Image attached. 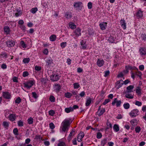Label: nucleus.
Instances as JSON below:
<instances>
[{
    "label": "nucleus",
    "mask_w": 146,
    "mask_h": 146,
    "mask_svg": "<svg viewBox=\"0 0 146 146\" xmlns=\"http://www.w3.org/2000/svg\"><path fill=\"white\" fill-rule=\"evenodd\" d=\"M72 122L70 119H65L61 123V127L62 131L67 133Z\"/></svg>",
    "instance_id": "nucleus-1"
},
{
    "label": "nucleus",
    "mask_w": 146,
    "mask_h": 146,
    "mask_svg": "<svg viewBox=\"0 0 146 146\" xmlns=\"http://www.w3.org/2000/svg\"><path fill=\"white\" fill-rule=\"evenodd\" d=\"M35 83V82L33 80H29L24 83L23 84L25 87L27 89H29Z\"/></svg>",
    "instance_id": "nucleus-2"
},
{
    "label": "nucleus",
    "mask_w": 146,
    "mask_h": 146,
    "mask_svg": "<svg viewBox=\"0 0 146 146\" xmlns=\"http://www.w3.org/2000/svg\"><path fill=\"white\" fill-rule=\"evenodd\" d=\"M60 76L55 73L52 74L50 76L51 80L53 81H56L59 80Z\"/></svg>",
    "instance_id": "nucleus-3"
},
{
    "label": "nucleus",
    "mask_w": 146,
    "mask_h": 146,
    "mask_svg": "<svg viewBox=\"0 0 146 146\" xmlns=\"http://www.w3.org/2000/svg\"><path fill=\"white\" fill-rule=\"evenodd\" d=\"M139 111L137 109H135L132 110L129 113L130 116L132 117H134L138 115Z\"/></svg>",
    "instance_id": "nucleus-4"
},
{
    "label": "nucleus",
    "mask_w": 146,
    "mask_h": 146,
    "mask_svg": "<svg viewBox=\"0 0 146 146\" xmlns=\"http://www.w3.org/2000/svg\"><path fill=\"white\" fill-rule=\"evenodd\" d=\"M81 30L79 28H77L74 32V35H75L76 37H78L81 35Z\"/></svg>",
    "instance_id": "nucleus-5"
},
{
    "label": "nucleus",
    "mask_w": 146,
    "mask_h": 146,
    "mask_svg": "<svg viewBox=\"0 0 146 146\" xmlns=\"http://www.w3.org/2000/svg\"><path fill=\"white\" fill-rule=\"evenodd\" d=\"M123 84V80H120L116 82L115 87L117 89H118L121 87Z\"/></svg>",
    "instance_id": "nucleus-6"
},
{
    "label": "nucleus",
    "mask_w": 146,
    "mask_h": 146,
    "mask_svg": "<svg viewBox=\"0 0 146 146\" xmlns=\"http://www.w3.org/2000/svg\"><path fill=\"white\" fill-rule=\"evenodd\" d=\"M115 103L116 104V106L117 107H120L121 104V100L118 101L117 98L114 99V101L112 102V105L114 106L115 105Z\"/></svg>",
    "instance_id": "nucleus-7"
},
{
    "label": "nucleus",
    "mask_w": 146,
    "mask_h": 146,
    "mask_svg": "<svg viewBox=\"0 0 146 146\" xmlns=\"http://www.w3.org/2000/svg\"><path fill=\"white\" fill-rule=\"evenodd\" d=\"M139 52L140 55L142 56L146 55V49L145 48L140 47Z\"/></svg>",
    "instance_id": "nucleus-8"
},
{
    "label": "nucleus",
    "mask_w": 146,
    "mask_h": 146,
    "mask_svg": "<svg viewBox=\"0 0 146 146\" xmlns=\"http://www.w3.org/2000/svg\"><path fill=\"white\" fill-rule=\"evenodd\" d=\"M6 43L9 47H12L15 44L14 41L12 40H8L6 42Z\"/></svg>",
    "instance_id": "nucleus-9"
},
{
    "label": "nucleus",
    "mask_w": 146,
    "mask_h": 146,
    "mask_svg": "<svg viewBox=\"0 0 146 146\" xmlns=\"http://www.w3.org/2000/svg\"><path fill=\"white\" fill-rule=\"evenodd\" d=\"M104 64V62L103 59L98 58L96 62L97 65L99 67L103 66Z\"/></svg>",
    "instance_id": "nucleus-10"
},
{
    "label": "nucleus",
    "mask_w": 146,
    "mask_h": 146,
    "mask_svg": "<svg viewBox=\"0 0 146 146\" xmlns=\"http://www.w3.org/2000/svg\"><path fill=\"white\" fill-rule=\"evenodd\" d=\"M120 23L123 29H126V23L124 19H121L120 20Z\"/></svg>",
    "instance_id": "nucleus-11"
},
{
    "label": "nucleus",
    "mask_w": 146,
    "mask_h": 146,
    "mask_svg": "<svg viewBox=\"0 0 146 146\" xmlns=\"http://www.w3.org/2000/svg\"><path fill=\"white\" fill-rule=\"evenodd\" d=\"M100 26L102 30H105L107 26V23L104 22L101 23L100 24Z\"/></svg>",
    "instance_id": "nucleus-12"
},
{
    "label": "nucleus",
    "mask_w": 146,
    "mask_h": 146,
    "mask_svg": "<svg viewBox=\"0 0 146 146\" xmlns=\"http://www.w3.org/2000/svg\"><path fill=\"white\" fill-rule=\"evenodd\" d=\"M105 112V109L104 108H102V109L99 110V112L98 111L96 113V114L98 115L99 116H100L102 115Z\"/></svg>",
    "instance_id": "nucleus-13"
},
{
    "label": "nucleus",
    "mask_w": 146,
    "mask_h": 146,
    "mask_svg": "<svg viewBox=\"0 0 146 146\" xmlns=\"http://www.w3.org/2000/svg\"><path fill=\"white\" fill-rule=\"evenodd\" d=\"M8 118L9 120L13 121L15 120V114H11L9 115Z\"/></svg>",
    "instance_id": "nucleus-14"
},
{
    "label": "nucleus",
    "mask_w": 146,
    "mask_h": 146,
    "mask_svg": "<svg viewBox=\"0 0 146 146\" xmlns=\"http://www.w3.org/2000/svg\"><path fill=\"white\" fill-rule=\"evenodd\" d=\"M3 96L5 98L7 99H9L11 96L9 93L7 92L3 93Z\"/></svg>",
    "instance_id": "nucleus-15"
},
{
    "label": "nucleus",
    "mask_w": 146,
    "mask_h": 146,
    "mask_svg": "<svg viewBox=\"0 0 146 146\" xmlns=\"http://www.w3.org/2000/svg\"><path fill=\"white\" fill-rule=\"evenodd\" d=\"M136 69L137 71L135 73V75L138 76L140 78H141L142 75V73L140 71H139L137 68H136Z\"/></svg>",
    "instance_id": "nucleus-16"
},
{
    "label": "nucleus",
    "mask_w": 146,
    "mask_h": 146,
    "mask_svg": "<svg viewBox=\"0 0 146 146\" xmlns=\"http://www.w3.org/2000/svg\"><path fill=\"white\" fill-rule=\"evenodd\" d=\"M54 88L57 92H58L61 88L60 85L58 84H55L54 86Z\"/></svg>",
    "instance_id": "nucleus-17"
},
{
    "label": "nucleus",
    "mask_w": 146,
    "mask_h": 146,
    "mask_svg": "<svg viewBox=\"0 0 146 146\" xmlns=\"http://www.w3.org/2000/svg\"><path fill=\"white\" fill-rule=\"evenodd\" d=\"M82 4L81 2H75L73 5L74 7L75 8H78L80 7L81 5Z\"/></svg>",
    "instance_id": "nucleus-18"
},
{
    "label": "nucleus",
    "mask_w": 146,
    "mask_h": 146,
    "mask_svg": "<svg viewBox=\"0 0 146 146\" xmlns=\"http://www.w3.org/2000/svg\"><path fill=\"white\" fill-rule=\"evenodd\" d=\"M4 30L7 35L8 34L10 33V29L8 26H5L4 27Z\"/></svg>",
    "instance_id": "nucleus-19"
},
{
    "label": "nucleus",
    "mask_w": 146,
    "mask_h": 146,
    "mask_svg": "<svg viewBox=\"0 0 146 146\" xmlns=\"http://www.w3.org/2000/svg\"><path fill=\"white\" fill-rule=\"evenodd\" d=\"M143 12L141 10L138 11L137 13L136 16L138 18H140L143 16Z\"/></svg>",
    "instance_id": "nucleus-20"
},
{
    "label": "nucleus",
    "mask_w": 146,
    "mask_h": 146,
    "mask_svg": "<svg viewBox=\"0 0 146 146\" xmlns=\"http://www.w3.org/2000/svg\"><path fill=\"white\" fill-rule=\"evenodd\" d=\"M2 125L6 129H8L9 123L7 121H4L3 122Z\"/></svg>",
    "instance_id": "nucleus-21"
},
{
    "label": "nucleus",
    "mask_w": 146,
    "mask_h": 146,
    "mask_svg": "<svg viewBox=\"0 0 146 146\" xmlns=\"http://www.w3.org/2000/svg\"><path fill=\"white\" fill-rule=\"evenodd\" d=\"M0 56L1 58H6L8 57V55L6 53L3 52H2L0 54Z\"/></svg>",
    "instance_id": "nucleus-22"
},
{
    "label": "nucleus",
    "mask_w": 146,
    "mask_h": 146,
    "mask_svg": "<svg viewBox=\"0 0 146 146\" xmlns=\"http://www.w3.org/2000/svg\"><path fill=\"white\" fill-rule=\"evenodd\" d=\"M91 98H89L87 99L86 100V102L85 104L86 106H89L91 103Z\"/></svg>",
    "instance_id": "nucleus-23"
},
{
    "label": "nucleus",
    "mask_w": 146,
    "mask_h": 146,
    "mask_svg": "<svg viewBox=\"0 0 146 146\" xmlns=\"http://www.w3.org/2000/svg\"><path fill=\"white\" fill-rule=\"evenodd\" d=\"M136 93L138 95H141V89L140 87L138 86L137 87L136 90Z\"/></svg>",
    "instance_id": "nucleus-24"
},
{
    "label": "nucleus",
    "mask_w": 146,
    "mask_h": 146,
    "mask_svg": "<svg viewBox=\"0 0 146 146\" xmlns=\"http://www.w3.org/2000/svg\"><path fill=\"white\" fill-rule=\"evenodd\" d=\"M113 129L115 131L117 132L119 130V126L117 124H114L113 126Z\"/></svg>",
    "instance_id": "nucleus-25"
},
{
    "label": "nucleus",
    "mask_w": 146,
    "mask_h": 146,
    "mask_svg": "<svg viewBox=\"0 0 146 146\" xmlns=\"http://www.w3.org/2000/svg\"><path fill=\"white\" fill-rule=\"evenodd\" d=\"M125 97L126 98L129 99H133V95H132L129 93H126Z\"/></svg>",
    "instance_id": "nucleus-26"
},
{
    "label": "nucleus",
    "mask_w": 146,
    "mask_h": 146,
    "mask_svg": "<svg viewBox=\"0 0 146 146\" xmlns=\"http://www.w3.org/2000/svg\"><path fill=\"white\" fill-rule=\"evenodd\" d=\"M69 25L70 28L72 29H74L76 28V25L73 23H70Z\"/></svg>",
    "instance_id": "nucleus-27"
},
{
    "label": "nucleus",
    "mask_w": 146,
    "mask_h": 146,
    "mask_svg": "<svg viewBox=\"0 0 146 146\" xmlns=\"http://www.w3.org/2000/svg\"><path fill=\"white\" fill-rule=\"evenodd\" d=\"M21 46L24 48H25L27 47V45L23 40H21L20 42Z\"/></svg>",
    "instance_id": "nucleus-28"
},
{
    "label": "nucleus",
    "mask_w": 146,
    "mask_h": 146,
    "mask_svg": "<svg viewBox=\"0 0 146 146\" xmlns=\"http://www.w3.org/2000/svg\"><path fill=\"white\" fill-rule=\"evenodd\" d=\"M65 111L67 113H69L70 112L73 111V109L72 107L67 108L65 109Z\"/></svg>",
    "instance_id": "nucleus-29"
},
{
    "label": "nucleus",
    "mask_w": 146,
    "mask_h": 146,
    "mask_svg": "<svg viewBox=\"0 0 146 146\" xmlns=\"http://www.w3.org/2000/svg\"><path fill=\"white\" fill-rule=\"evenodd\" d=\"M56 36L55 35H52L50 37V39L52 41H54L56 40Z\"/></svg>",
    "instance_id": "nucleus-30"
},
{
    "label": "nucleus",
    "mask_w": 146,
    "mask_h": 146,
    "mask_svg": "<svg viewBox=\"0 0 146 146\" xmlns=\"http://www.w3.org/2000/svg\"><path fill=\"white\" fill-rule=\"evenodd\" d=\"M107 141V138L104 139L101 141V145L102 146H104V145L106 143Z\"/></svg>",
    "instance_id": "nucleus-31"
},
{
    "label": "nucleus",
    "mask_w": 146,
    "mask_h": 146,
    "mask_svg": "<svg viewBox=\"0 0 146 146\" xmlns=\"http://www.w3.org/2000/svg\"><path fill=\"white\" fill-rule=\"evenodd\" d=\"M85 42L83 41L82 40L80 42L81 45L82 46V48L83 49H85L86 48L87 46L85 44Z\"/></svg>",
    "instance_id": "nucleus-32"
},
{
    "label": "nucleus",
    "mask_w": 146,
    "mask_h": 146,
    "mask_svg": "<svg viewBox=\"0 0 146 146\" xmlns=\"http://www.w3.org/2000/svg\"><path fill=\"white\" fill-rule=\"evenodd\" d=\"M123 107L125 109H127L130 107V105L128 103H125L123 105Z\"/></svg>",
    "instance_id": "nucleus-33"
},
{
    "label": "nucleus",
    "mask_w": 146,
    "mask_h": 146,
    "mask_svg": "<svg viewBox=\"0 0 146 146\" xmlns=\"http://www.w3.org/2000/svg\"><path fill=\"white\" fill-rule=\"evenodd\" d=\"M65 96L67 98H70L72 96V94L70 92H67L66 93L64 94Z\"/></svg>",
    "instance_id": "nucleus-34"
},
{
    "label": "nucleus",
    "mask_w": 146,
    "mask_h": 146,
    "mask_svg": "<svg viewBox=\"0 0 146 146\" xmlns=\"http://www.w3.org/2000/svg\"><path fill=\"white\" fill-rule=\"evenodd\" d=\"M52 59H48L46 61V66H49V65L51 64L52 63Z\"/></svg>",
    "instance_id": "nucleus-35"
},
{
    "label": "nucleus",
    "mask_w": 146,
    "mask_h": 146,
    "mask_svg": "<svg viewBox=\"0 0 146 146\" xmlns=\"http://www.w3.org/2000/svg\"><path fill=\"white\" fill-rule=\"evenodd\" d=\"M38 10L37 7L32 8L31 10V12L33 14H35Z\"/></svg>",
    "instance_id": "nucleus-36"
},
{
    "label": "nucleus",
    "mask_w": 146,
    "mask_h": 146,
    "mask_svg": "<svg viewBox=\"0 0 146 146\" xmlns=\"http://www.w3.org/2000/svg\"><path fill=\"white\" fill-rule=\"evenodd\" d=\"M75 131L74 130H72V131L70 132L68 138V140L70 141V140L72 139V138L71 137V136H72V135L73 133V132H74Z\"/></svg>",
    "instance_id": "nucleus-37"
},
{
    "label": "nucleus",
    "mask_w": 146,
    "mask_h": 146,
    "mask_svg": "<svg viewBox=\"0 0 146 146\" xmlns=\"http://www.w3.org/2000/svg\"><path fill=\"white\" fill-rule=\"evenodd\" d=\"M32 97L35 99H37L38 97V96L35 92H32Z\"/></svg>",
    "instance_id": "nucleus-38"
},
{
    "label": "nucleus",
    "mask_w": 146,
    "mask_h": 146,
    "mask_svg": "<svg viewBox=\"0 0 146 146\" xmlns=\"http://www.w3.org/2000/svg\"><path fill=\"white\" fill-rule=\"evenodd\" d=\"M65 16L67 19H69L72 17V15L70 13L67 12L65 14Z\"/></svg>",
    "instance_id": "nucleus-39"
},
{
    "label": "nucleus",
    "mask_w": 146,
    "mask_h": 146,
    "mask_svg": "<svg viewBox=\"0 0 146 146\" xmlns=\"http://www.w3.org/2000/svg\"><path fill=\"white\" fill-rule=\"evenodd\" d=\"M58 146H66V144L64 142L60 141L58 144Z\"/></svg>",
    "instance_id": "nucleus-40"
},
{
    "label": "nucleus",
    "mask_w": 146,
    "mask_h": 146,
    "mask_svg": "<svg viewBox=\"0 0 146 146\" xmlns=\"http://www.w3.org/2000/svg\"><path fill=\"white\" fill-rule=\"evenodd\" d=\"M33 119L32 117H30L28 119L27 121L29 124H31L33 122Z\"/></svg>",
    "instance_id": "nucleus-41"
},
{
    "label": "nucleus",
    "mask_w": 146,
    "mask_h": 146,
    "mask_svg": "<svg viewBox=\"0 0 146 146\" xmlns=\"http://www.w3.org/2000/svg\"><path fill=\"white\" fill-rule=\"evenodd\" d=\"M30 60V58H25L23 60V62L24 63H28Z\"/></svg>",
    "instance_id": "nucleus-42"
},
{
    "label": "nucleus",
    "mask_w": 146,
    "mask_h": 146,
    "mask_svg": "<svg viewBox=\"0 0 146 146\" xmlns=\"http://www.w3.org/2000/svg\"><path fill=\"white\" fill-rule=\"evenodd\" d=\"M35 139H38L39 140L43 141V140L42 139V138L40 135H36L35 137Z\"/></svg>",
    "instance_id": "nucleus-43"
},
{
    "label": "nucleus",
    "mask_w": 146,
    "mask_h": 146,
    "mask_svg": "<svg viewBox=\"0 0 146 146\" xmlns=\"http://www.w3.org/2000/svg\"><path fill=\"white\" fill-rule=\"evenodd\" d=\"M74 88L75 89H77L80 87V85L78 83H75L74 84Z\"/></svg>",
    "instance_id": "nucleus-44"
},
{
    "label": "nucleus",
    "mask_w": 146,
    "mask_h": 146,
    "mask_svg": "<svg viewBox=\"0 0 146 146\" xmlns=\"http://www.w3.org/2000/svg\"><path fill=\"white\" fill-rule=\"evenodd\" d=\"M66 42H62L61 43L60 46L62 48H63L66 46Z\"/></svg>",
    "instance_id": "nucleus-45"
},
{
    "label": "nucleus",
    "mask_w": 146,
    "mask_h": 146,
    "mask_svg": "<svg viewBox=\"0 0 146 146\" xmlns=\"http://www.w3.org/2000/svg\"><path fill=\"white\" fill-rule=\"evenodd\" d=\"M13 132L15 135H17L18 131L17 128H14L13 131Z\"/></svg>",
    "instance_id": "nucleus-46"
},
{
    "label": "nucleus",
    "mask_w": 146,
    "mask_h": 146,
    "mask_svg": "<svg viewBox=\"0 0 146 146\" xmlns=\"http://www.w3.org/2000/svg\"><path fill=\"white\" fill-rule=\"evenodd\" d=\"M84 136V134L83 132H81L78 135V136L81 137V138H83Z\"/></svg>",
    "instance_id": "nucleus-47"
},
{
    "label": "nucleus",
    "mask_w": 146,
    "mask_h": 146,
    "mask_svg": "<svg viewBox=\"0 0 146 146\" xmlns=\"http://www.w3.org/2000/svg\"><path fill=\"white\" fill-rule=\"evenodd\" d=\"M134 88V86L132 85H130L127 87V90H131L132 91V90Z\"/></svg>",
    "instance_id": "nucleus-48"
},
{
    "label": "nucleus",
    "mask_w": 146,
    "mask_h": 146,
    "mask_svg": "<svg viewBox=\"0 0 146 146\" xmlns=\"http://www.w3.org/2000/svg\"><path fill=\"white\" fill-rule=\"evenodd\" d=\"M141 130V128L140 127L137 126L135 129V131L136 133H139Z\"/></svg>",
    "instance_id": "nucleus-49"
},
{
    "label": "nucleus",
    "mask_w": 146,
    "mask_h": 146,
    "mask_svg": "<svg viewBox=\"0 0 146 146\" xmlns=\"http://www.w3.org/2000/svg\"><path fill=\"white\" fill-rule=\"evenodd\" d=\"M50 128L51 129H54L55 127V125L52 123H50L49 124Z\"/></svg>",
    "instance_id": "nucleus-50"
},
{
    "label": "nucleus",
    "mask_w": 146,
    "mask_h": 146,
    "mask_svg": "<svg viewBox=\"0 0 146 146\" xmlns=\"http://www.w3.org/2000/svg\"><path fill=\"white\" fill-rule=\"evenodd\" d=\"M51 102H54L55 100V98L53 96H50L49 98Z\"/></svg>",
    "instance_id": "nucleus-51"
},
{
    "label": "nucleus",
    "mask_w": 146,
    "mask_h": 146,
    "mask_svg": "<svg viewBox=\"0 0 146 146\" xmlns=\"http://www.w3.org/2000/svg\"><path fill=\"white\" fill-rule=\"evenodd\" d=\"M55 113L54 111L53 110H50L49 111V115L53 116Z\"/></svg>",
    "instance_id": "nucleus-52"
},
{
    "label": "nucleus",
    "mask_w": 146,
    "mask_h": 146,
    "mask_svg": "<svg viewBox=\"0 0 146 146\" xmlns=\"http://www.w3.org/2000/svg\"><path fill=\"white\" fill-rule=\"evenodd\" d=\"M135 104L139 106H140L141 105L142 103L140 102L137 101L135 102Z\"/></svg>",
    "instance_id": "nucleus-53"
},
{
    "label": "nucleus",
    "mask_w": 146,
    "mask_h": 146,
    "mask_svg": "<svg viewBox=\"0 0 146 146\" xmlns=\"http://www.w3.org/2000/svg\"><path fill=\"white\" fill-rule=\"evenodd\" d=\"M108 40L110 42L112 43L114 41V38L112 36H110L109 37Z\"/></svg>",
    "instance_id": "nucleus-54"
},
{
    "label": "nucleus",
    "mask_w": 146,
    "mask_h": 146,
    "mask_svg": "<svg viewBox=\"0 0 146 146\" xmlns=\"http://www.w3.org/2000/svg\"><path fill=\"white\" fill-rule=\"evenodd\" d=\"M88 8L90 9L92 8V3L91 2H89L88 4Z\"/></svg>",
    "instance_id": "nucleus-55"
},
{
    "label": "nucleus",
    "mask_w": 146,
    "mask_h": 146,
    "mask_svg": "<svg viewBox=\"0 0 146 146\" xmlns=\"http://www.w3.org/2000/svg\"><path fill=\"white\" fill-rule=\"evenodd\" d=\"M29 75V73L27 71H25L23 73V76L24 77H25Z\"/></svg>",
    "instance_id": "nucleus-56"
},
{
    "label": "nucleus",
    "mask_w": 146,
    "mask_h": 146,
    "mask_svg": "<svg viewBox=\"0 0 146 146\" xmlns=\"http://www.w3.org/2000/svg\"><path fill=\"white\" fill-rule=\"evenodd\" d=\"M110 71L109 70L106 71L104 72V76L106 77L108 76L110 74Z\"/></svg>",
    "instance_id": "nucleus-57"
},
{
    "label": "nucleus",
    "mask_w": 146,
    "mask_h": 146,
    "mask_svg": "<svg viewBox=\"0 0 146 146\" xmlns=\"http://www.w3.org/2000/svg\"><path fill=\"white\" fill-rule=\"evenodd\" d=\"M110 100L109 99H108L105 100L104 102L103 103V104L104 105H105L108 103L110 101Z\"/></svg>",
    "instance_id": "nucleus-58"
},
{
    "label": "nucleus",
    "mask_w": 146,
    "mask_h": 146,
    "mask_svg": "<svg viewBox=\"0 0 146 146\" xmlns=\"http://www.w3.org/2000/svg\"><path fill=\"white\" fill-rule=\"evenodd\" d=\"M102 134L100 132H98V133L97 135V137L98 139H100L102 137Z\"/></svg>",
    "instance_id": "nucleus-59"
},
{
    "label": "nucleus",
    "mask_w": 146,
    "mask_h": 146,
    "mask_svg": "<svg viewBox=\"0 0 146 146\" xmlns=\"http://www.w3.org/2000/svg\"><path fill=\"white\" fill-rule=\"evenodd\" d=\"M139 69L140 70L143 71L144 69V67L143 65H140L139 66Z\"/></svg>",
    "instance_id": "nucleus-60"
},
{
    "label": "nucleus",
    "mask_w": 146,
    "mask_h": 146,
    "mask_svg": "<svg viewBox=\"0 0 146 146\" xmlns=\"http://www.w3.org/2000/svg\"><path fill=\"white\" fill-rule=\"evenodd\" d=\"M35 69L36 70L39 71L40 70L41 68L40 66H36L35 67Z\"/></svg>",
    "instance_id": "nucleus-61"
},
{
    "label": "nucleus",
    "mask_w": 146,
    "mask_h": 146,
    "mask_svg": "<svg viewBox=\"0 0 146 146\" xmlns=\"http://www.w3.org/2000/svg\"><path fill=\"white\" fill-rule=\"evenodd\" d=\"M1 68L3 69H5L7 68V66L5 64H3L1 66Z\"/></svg>",
    "instance_id": "nucleus-62"
},
{
    "label": "nucleus",
    "mask_w": 146,
    "mask_h": 146,
    "mask_svg": "<svg viewBox=\"0 0 146 146\" xmlns=\"http://www.w3.org/2000/svg\"><path fill=\"white\" fill-rule=\"evenodd\" d=\"M31 141V139L29 138H27L26 139L25 141V143L26 144H29Z\"/></svg>",
    "instance_id": "nucleus-63"
},
{
    "label": "nucleus",
    "mask_w": 146,
    "mask_h": 146,
    "mask_svg": "<svg viewBox=\"0 0 146 146\" xmlns=\"http://www.w3.org/2000/svg\"><path fill=\"white\" fill-rule=\"evenodd\" d=\"M20 27L21 29L23 30V31H25V27L23 25H21L20 26Z\"/></svg>",
    "instance_id": "nucleus-64"
}]
</instances>
